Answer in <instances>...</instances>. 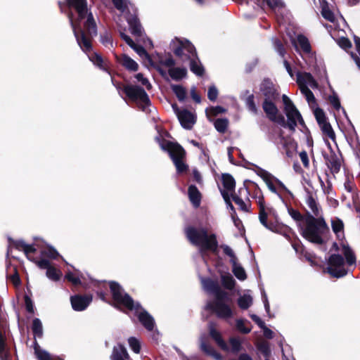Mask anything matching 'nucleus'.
<instances>
[{
    "label": "nucleus",
    "instance_id": "44",
    "mask_svg": "<svg viewBox=\"0 0 360 360\" xmlns=\"http://www.w3.org/2000/svg\"><path fill=\"white\" fill-rule=\"evenodd\" d=\"M314 114L319 125L328 122L324 112L321 108H315L314 110Z\"/></svg>",
    "mask_w": 360,
    "mask_h": 360
},
{
    "label": "nucleus",
    "instance_id": "17",
    "mask_svg": "<svg viewBox=\"0 0 360 360\" xmlns=\"http://www.w3.org/2000/svg\"><path fill=\"white\" fill-rule=\"evenodd\" d=\"M222 181L224 188V191L221 192L222 195L230 208L233 210V206L231 204L229 198V195H232V192L234 191L236 186L235 180L230 174H224L222 176Z\"/></svg>",
    "mask_w": 360,
    "mask_h": 360
},
{
    "label": "nucleus",
    "instance_id": "36",
    "mask_svg": "<svg viewBox=\"0 0 360 360\" xmlns=\"http://www.w3.org/2000/svg\"><path fill=\"white\" fill-rule=\"evenodd\" d=\"M297 45L300 47V49L308 53L310 51V44L309 42L304 36L303 35H298L297 37Z\"/></svg>",
    "mask_w": 360,
    "mask_h": 360
},
{
    "label": "nucleus",
    "instance_id": "27",
    "mask_svg": "<svg viewBox=\"0 0 360 360\" xmlns=\"http://www.w3.org/2000/svg\"><path fill=\"white\" fill-rule=\"evenodd\" d=\"M331 226L333 232L336 234L338 238H344V224L341 219L338 218L332 219Z\"/></svg>",
    "mask_w": 360,
    "mask_h": 360
},
{
    "label": "nucleus",
    "instance_id": "42",
    "mask_svg": "<svg viewBox=\"0 0 360 360\" xmlns=\"http://www.w3.org/2000/svg\"><path fill=\"white\" fill-rule=\"evenodd\" d=\"M228 124L227 119H217L214 122V127L219 132L224 133L226 130Z\"/></svg>",
    "mask_w": 360,
    "mask_h": 360
},
{
    "label": "nucleus",
    "instance_id": "55",
    "mask_svg": "<svg viewBox=\"0 0 360 360\" xmlns=\"http://www.w3.org/2000/svg\"><path fill=\"white\" fill-rule=\"evenodd\" d=\"M41 254L43 257H47L51 259H55L58 255L57 251L51 248L42 250Z\"/></svg>",
    "mask_w": 360,
    "mask_h": 360
},
{
    "label": "nucleus",
    "instance_id": "9",
    "mask_svg": "<svg viewBox=\"0 0 360 360\" xmlns=\"http://www.w3.org/2000/svg\"><path fill=\"white\" fill-rule=\"evenodd\" d=\"M282 98L284 104V111L288 117L287 126L290 130L295 131L297 124H303L304 120L291 100L285 94L283 95Z\"/></svg>",
    "mask_w": 360,
    "mask_h": 360
},
{
    "label": "nucleus",
    "instance_id": "7",
    "mask_svg": "<svg viewBox=\"0 0 360 360\" xmlns=\"http://www.w3.org/2000/svg\"><path fill=\"white\" fill-rule=\"evenodd\" d=\"M185 233L188 240L201 251L210 250L215 252L218 248V242L215 234H208L203 228L188 226L185 229Z\"/></svg>",
    "mask_w": 360,
    "mask_h": 360
},
{
    "label": "nucleus",
    "instance_id": "19",
    "mask_svg": "<svg viewBox=\"0 0 360 360\" xmlns=\"http://www.w3.org/2000/svg\"><path fill=\"white\" fill-rule=\"evenodd\" d=\"M305 203L307 207V212L309 214L308 215H312L314 217H322L321 216V207L319 206V203L316 202L314 196L309 193H307L305 197Z\"/></svg>",
    "mask_w": 360,
    "mask_h": 360
},
{
    "label": "nucleus",
    "instance_id": "28",
    "mask_svg": "<svg viewBox=\"0 0 360 360\" xmlns=\"http://www.w3.org/2000/svg\"><path fill=\"white\" fill-rule=\"evenodd\" d=\"M200 348L204 352L213 356L216 360H221V356L215 352L210 345L207 344L202 336L200 338Z\"/></svg>",
    "mask_w": 360,
    "mask_h": 360
},
{
    "label": "nucleus",
    "instance_id": "58",
    "mask_svg": "<svg viewBox=\"0 0 360 360\" xmlns=\"http://www.w3.org/2000/svg\"><path fill=\"white\" fill-rule=\"evenodd\" d=\"M224 252L230 257L231 258V262L233 264L234 262H236V257L235 256V254L233 251V250L228 245H224L221 246Z\"/></svg>",
    "mask_w": 360,
    "mask_h": 360
},
{
    "label": "nucleus",
    "instance_id": "1",
    "mask_svg": "<svg viewBox=\"0 0 360 360\" xmlns=\"http://www.w3.org/2000/svg\"><path fill=\"white\" fill-rule=\"evenodd\" d=\"M70 7L74 8L77 13V18L69 15L75 36L81 49L89 51L91 49L90 37L97 33L96 25L91 13H88L86 0H67Z\"/></svg>",
    "mask_w": 360,
    "mask_h": 360
},
{
    "label": "nucleus",
    "instance_id": "37",
    "mask_svg": "<svg viewBox=\"0 0 360 360\" xmlns=\"http://www.w3.org/2000/svg\"><path fill=\"white\" fill-rule=\"evenodd\" d=\"M89 60L101 69L106 70L104 62L100 55L96 53H93L89 55Z\"/></svg>",
    "mask_w": 360,
    "mask_h": 360
},
{
    "label": "nucleus",
    "instance_id": "56",
    "mask_svg": "<svg viewBox=\"0 0 360 360\" xmlns=\"http://www.w3.org/2000/svg\"><path fill=\"white\" fill-rule=\"evenodd\" d=\"M233 200L235 202V203L238 205L242 210L248 211V205L240 197L234 195H233Z\"/></svg>",
    "mask_w": 360,
    "mask_h": 360
},
{
    "label": "nucleus",
    "instance_id": "15",
    "mask_svg": "<svg viewBox=\"0 0 360 360\" xmlns=\"http://www.w3.org/2000/svg\"><path fill=\"white\" fill-rule=\"evenodd\" d=\"M271 101L265 100L263 103V110L267 117L273 122L285 125L283 116L278 114L277 107Z\"/></svg>",
    "mask_w": 360,
    "mask_h": 360
},
{
    "label": "nucleus",
    "instance_id": "34",
    "mask_svg": "<svg viewBox=\"0 0 360 360\" xmlns=\"http://www.w3.org/2000/svg\"><path fill=\"white\" fill-rule=\"evenodd\" d=\"M232 265L233 272L236 278L240 281H244L246 278V274L244 269L239 265L237 262H234Z\"/></svg>",
    "mask_w": 360,
    "mask_h": 360
},
{
    "label": "nucleus",
    "instance_id": "39",
    "mask_svg": "<svg viewBox=\"0 0 360 360\" xmlns=\"http://www.w3.org/2000/svg\"><path fill=\"white\" fill-rule=\"evenodd\" d=\"M32 328L35 337L41 338L42 336V323L39 319H34L33 320Z\"/></svg>",
    "mask_w": 360,
    "mask_h": 360
},
{
    "label": "nucleus",
    "instance_id": "4",
    "mask_svg": "<svg viewBox=\"0 0 360 360\" xmlns=\"http://www.w3.org/2000/svg\"><path fill=\"white\" fill-rule=\"evenodd\" d=\"M170 47L183 62L189 61L190 69L194 74L202 75L204 68L197 56L194 46L188 40L175 39L172 41Z\"/></svg>",
    "mask_w": 360,
    "mask_h": 360
},
{
    "label": "nucleus",
    "instance_id": "6",
    "mask_svg": "<svg viewBox=\"0 0 360 360\" xmlns=\"http://www.w3.org/2000/svg\"><path fill=\"white\" fill-rule=\"evenodd\" d=\"M342 252L346 258V263L340 255H332L328 262V272L333 277L340 278L347 274L346 264L351 266L355 264L356 257L351 248L345 244L342 245Z\"/></svg>",
    "mask_w": 360,
    "mask_h": 360
},
{
    "label": "nucleus",
    "instance_id": "33",
    "mask_svg": "<svg viewBox=\"0 0 360 360\" xmlns=\"http://www.w3.org/2000/svg\"><path fill=\"white\" fill-rule=\"evenodd\" d=\"M252 303V298L250 295H243L240 296L238 300V304L240 308L243 309H247L249 308Z\"/></svg>",
    "mask_w": 360,
    "mask_h": 360
},
{
    "label": "nucleus",
    "instance_id": "54",
    "mask_svg": "<svg viewBox=\"0 0 360 360\" xmlns=\"http://www.w3.org/2000/svg\"><path fill=\"white\" fill-rule=\"evenodd\" d=\"M259 351L264 354L265 357H268L270 354V349L268 342H260L258 346Z\"/></svg>",
    "mask_w": 360,
    "mask_h": 360
},
{
    "label": "nucleus",
    "instance_id": "10",
    "mask_svg": "<svg viewBox=\"0 0 360 360\" xmlns=\"http://www.w3.org/2000/svg\"><path fill=\"white\" fill-rule=\"evenodd\" d=\"M163 150H168L170 157L172 158L177 172L181 173L186 170L187 165L184 162L183 159L185 156V150L179 144L167 142L166 146L161 145Z\"/></svg>",
    "mask_w": 360,
    "mask_h": 360
},
{
    "label": "nucleus",
    "instance_id": "41",
    "mask_svg": "<svg viewBox=\"0 0 360 360\" xmlns=\"http://www.w3.org/2000/svg\"><path fill=\"white\" fill-rule=\"evenodd\" d=\"M267 5L275 12H280L283 9L284 5L281 0H265Z\"/></svg>",
    "mask_w": 360,
    "mask_h": 360
},
{
    "label": "nucleus",
    "instance_id": "14",
    "mask_svg": "<svg viewBox=\"0 0 360 360\" xmlns=\"http://www.w3.org/2000/svg\"><path fill=\"white\" fill-rule=\"evenodd\" d=\"M259 219L260 223L267 229L272 232L281 233L282 227L276 222L268 221V215L271 210L269 208H266L262 202V200L259 201Z\"/></svg>",
    "mask_w": 360,
    "mask_h": 360
},
{
    "label": "nucleus",
    "instance_id": "60",
    "mask_svg": "<svg viewBox=\"0 0 360 360\" xmlns=\"http://www.w3.org/2000/svg\"><path fill=\"white\" fill-rule=\"evenodd\" d=\"M218 96V91L214 86H212L209 88L207 92V97L210 101H215Z\"/></svg>",
    "mask_w": 360,
    "mask_h": 360
},
{
    "label": "nucleus",
    "instance_id": "47",
    "mask_svg": "<svg viewBox=\"0 0 360 360\" xmlns=\"http://www.w3.org/2000/svg\"><path fill=\"white\" fill-rule=\"evenodd\" d=\"M128 343L130 348L132 349L134 352L136 354H139L140 352L141 345L139 341L136 338H129L128 340Z\"/></svg>",
    "mask_w": 360,
    "mask_h": 360
},
{
    "label": "nucleus",
    "instance_id": "29",
    "mask_svg": "<svg viewBox=\"0 0 360 360\" xmlns=\"http://www.w3.org/2000/svg\"><path fill=\"white\" fill-rule=\"evenodd\" d=\"M129 25L131 34L136 36H141L142 27L136 17L127 18Z\"/></svg>",
    "mask_w": 360,
    "mask_h": 360
},
{
    "label": "nucleus",
    "instance_id": "8",
    "mask_svg": "<svg viewBox=\"0 0 360 360\" xmlns=\"http://www.w3.org/2000/svg\"><path fill=\"white\" fill-rule=\"evenodd\" d=\"M297 83L299 85L302 94L305 96L309 105L314 106L316 104L315 97L310 88L317 87V83L309 73L298 72L297 75Z\"/></svg>",
    "mask_w": 360,
    "mask_h": 360
},
{
    "label": "nucleus",
    "instance_id": "22",
    "mask_svg": "<svg viewBox=\"0 0 360 360\" xmlns=\"http://www.w3.org/2000/svg\"><path fill=\"white\" fill-rule=\"evenodd\" d=\"M325 160L328 167L332 173L339 172L341 167V160L335 153L330 152L325 156Z\"/></svg>",
    "mask_w": 360,
    "mask_h": 360
},
{
    "label": "nucleus",
    "instance_id": "50",
    "mask_svg": "<svg viewBox=\"0 0 360 360\" xmlns=\"http://www.w3.org/2000/svg\"><path fill=\"white\" fill-rule=\"evenodd\" d=\"M101 41L105 47L108 49L112 47V37L107 32L101 36Z\"/></svg>",
    "mask_w": 360,
    "mask_h": 360
},
{
    "label": "nucleus",
    "instance_id": "35",
    "mask_svg": "<svg viewBox=\"0 0 360 360\" xmlns=\"http://www.w3.org/2000/svg\"><path fill=\"white\" fill-rule=\"evenodd\" d=\"M61 276V271L52 266L49 267V269L46 270V276L52 281H58Z\"/></svg>",
    "mask_w": 360,
    "mask_h": 360
},
{
    "label": "nucleus",
    "instance_id": "21",
    "mask_svg": "<svg viewBox=\"0 0 360 360\" xmlns=\"http://www.w3.org/2000/svg\"><path fill=\"white\" fill-rule=\"evenodd\" d=\"M258 174L262 178V179L264 181L268 188L273 193H276V184H278L279 186H281L282 187L283 186V184L279 180L275 179L268 172H266L262 169H259Z\"/></svg>",
    "mask_w": 360,
    "mask_h": 360
},
{
    "label": "nucleus",
    "instance_id": "32",
    "mask_svg": "<svg viewBox=\"0 0 360 360\" xmlns=\"http://www.w3.org/2000/svg\"><path fill=\"white\" fill-rule=\"evenodd\" d=\"M323 134L324 136L331 139L332 141H335V132L328 122L321 124L319 125Z\"/></svg>",
    "mask_w": 360,
    "mask_h": 360
},
{
    "label": "nucleus",
    "instance_id": "61",
    "mask_svg": "<svg viewBox=\"0 0 360 360\" xmlns=\"http://www.w3.org/2000/svg\"><path fill=\"white\" fill-rule=\"evenodd\" d=\"M300 158L305 168H308L309 166V160L308 155L306 151H302L299 154Z\"/></svg>",
    "mask_w": 360,
    "mask_h": 360
},
{
    "label": "nucleus",
    "instance_id": "38",
    "mask_svg": "<svg viewBox=\"0 0 360 360\" xmlns=\"http://www.w3.org/2000/svg\"><path fill=\"white\" fill-rule=\"evenodd\" d=\"M34 352L39 360H53L50 354L45 350L41 349L37 344L35 345Z\"/></svg>",
    "mask_w": 360,
    "mask_h": 360
},
{
    "label": "nucleus",
    "instance_id": "51",
    "mask_svg": "<svg viewBox=\"0 0 360 360\" xmlns=\"http://www.w3.org/2000/svg\"><path fill=\"white\" fill-rule=\"evenodd\" d=\"M224 112H225V110L220 106L211 107L206 110V114L208 117H210V116H215Z\"/></svg>",
    "mask_w": 360,
    "mask_h": 360
},
{
    "label": "nucleus",
    "instance_id": "20",
    "mask_svg": "<svg viewBox=\"0 0 360 360\" xmlns=\"http://www.w3.org/2000/svg\"><path fill=\"white\" fill-rule=\"evenodd\" d=\"M260 90L266 97L265 100H275L278 98V94L273 83L269 79L262 82Z\"/></svg>",
    "mask_w": 360,
    "mask_h": 360
},
{
    "label": "nucleus",
    "instance_id": "46",
    "mask_svg": "<svg viewBox=\"0 0 360 360\" xmlns=\"http://www.w3.org/2000/svg\"><path fill=\"white\" fill-rule=\"evenodd\" d=\"M221 281L225 288L232 289L235 285V281L231 275H226L221 277Z\"/></svg>",
    "mask_w": 360,
    "mask_h": 360
},
{
    "label": "nucleus",
    "instance_id": "31",
    "mask_svg": "<svg viewBox=\"0 0 360 360\" xmlns=\"http://www.w3.org/2000/svg\"><path fill=\"white\" fill-rule=\"evenodd\" d=\"M171 89L180 101H183L186 99L187 92L186 89L181 85L172 84Z\"/></svg>",
    "mask_w": 360,
    "mask_h": 360
},
{
    "label": "nucleus",
    "instance_id": "40",
    "mask_svg": "<svg viewBox=\"0 0 360 360\" xmlns=\"http://www.w3.org/2000/svg\"><path fill=\"white\" fill-rule=\"evenodd\" d=\"M288 213L290 216L297 221L298 226L300 228V224H304L305 217H304L299 211L292 208L288 210Z\"/></svg>",
    "mask_w": 360,
    "mask_h": 360
},
{
    "label": "nucleus",
    "instance_id": "30",
    "mask_svg": "<svg viewBox=\"0 0 360 360\" xmlns=\"http://www.w3.org/2000/svg\"><path fill=\"white\" fill-rule=\"evenodd\" d=\"M115 8L123 13L130 11V9L134 10L132 5L127 0H112Z\"/></svg>",
    "mask_w": 360,
    "mask_h": 360
},
{
    "label": "nucleus",
    "instance_id": "64",
    "mask_svg": "<svg viewBox=\"0 0 360 360\" xmlns=\"http://www.w3.org/2000/svg\"><path fill=\"white\" fill-rule=\"evenodd\" d=\"M274 48L276 50V51L281 56H283L284 55V49H283V46L282 44L281 43V41H278V39H275L274 41Z\"/></svg>",
    "mask_w": 360,
    "mask_h": 360
},
{
    "label": "nucleus",
    "instance_id": "43",
    "mask_svg": "<svg viewBox=\"0 0 360 360\" xmlns=\"http://www.w3.org/2000/svg\"><path fill=\"white\" fill-rule=\"evenodd\" d=\"M65 277L68 281L71 282L74 285H77L80 283L79 274L78 271H75V272L68 271Z\"/></svg>",
    "mask_w": 360,
    "mask_h": 360
},
{
    "label": "nucleus",
    "instance_id": "49",
    "mask_svg": "<svg viewBox=\"0 0 360 360\" xmlns=\"http://www.w3.org/2000/svg\"><path fill=\"white\" fill-rule=\"evenodd\" d=\"M159 62L161 65L168 68L169 69L173 68L175 65L174 60L170 56L165 58H160Z\"/></svg>",
    "mask_w": 360,
    "mask_h": 360
},
{
    "label": "nucleus",
    "instance_id": "13",
    "mask_svg": "<svg viewBox=\"0 0 360 360\" xmlns=\"http://www.w3.org/2000/svg\"><path fill=\"white\" fill-rule=\"evenodd\" d=\"M15 248L19 250H22L25 252V254L27 255V258L32 261H33L39 268L42 269H48L49 267H50L51 265L50 264V262L49 260L46 259H41L39 260L32 259L30 257V254L32 252H34L37 249L33 245H29L25 243L22 240H18L15 243Z\"/></svg>",
    "mask_w": 360,
    "mask_h": 360
},
{
    "label": "nucleus",
    "instance_id": "23",
    "mask_svg": "<svg viewBox=\"0 0 360 360\" xmlns=\"http://www.w3.org/2000/svg\"><path fill=\"white\" fill-rule=\"evenodd\" d=\"M128 359L129 354L123 345H117L114 347L112 354V360H127Z\"/></svg>",
    "mask_w": 360,
    "mask_h": 360
},
{
    "label": "nucleus",
    "instance_id": "57",
    "mask_svg": "<svg viewBox=\"0 0 360 360\" xmlns=\"http://www.w3.org/2000/svg\"><path fill=\"white\" fill-rule=\"evenodd\" d=\"M236 327L243 333H248L251 330L249 326H245V321L240 319L236 321Z\"/></svg>",
    "mask_w": 360,
    "mask_h": 360
},
{
    "label": "nucleus",
    "instance_id": "52",
    "mask_svg": "<svg viewBox=\"0 0 360 360\" xmlns=\"http://www.w3.org/2000/svg\"><path fill=\"white\" fill-rule=\"evenodd\" d=\"M135 78L139 82H140L143 86H144L146 88V89L150 90L152 88V85L149 82L148 79L144 77L141 73L136 74Z\"/></svg>",
    "mask_w": 360,
    "mask_h": 360
},
{
    "label": "nucleus",
    "instance_id": "18",
    "mask_svg": "<svg viewBox=\"0 0 360 360\" xmlns=\"http://www.w3.org/2000/svg\"><path fill=\"white\" fill-rule=\"evenodd\" d=\"M91 301L92 297L91 295H75L70 298L73 309L78 311L84 310Z\"/></svg>",
    "mask_w": 360,
    "mask_h": 360
},
{
    "label": "nucleus",
    "instance_id": "59",
    "mask_svg": "<svg viewBox=\"0 0 360 360\" xmlns=\"http://www.w3.org/2000/svg\"><path fill=\"white\" fill-rule=\"evenodd\" d=\"M338 44L342 49H345V51H347L352 47L351 41L348 39L344 37L338 40Z\"/></svg>",
    "mask_w": 360,
    "mask_h": 360
},
{
    "label": "nucleus",
    "instance_id": "25",
    "mask_svg": "<svg viewBox=\"0 0 360 360\" xmlns=\"http://www.w3.org/2000/svg\"><path fill=\"white\" fill-rule=\"evenodd\" d=\"M188 197L194 207H197L200 204L201 194L195 186H190L188 188Z\"/></svg>",
    "mask_w": 360,
    "mask_h": 360
},
{
    "label": "nucleus",
    "instance_id": "63",
    "mask_svg": "<svg viewBox=\"0 0 360 360\" xmlns=\"http://www.w3.org/2000/svg\"><path fill=\"white\" fill-rule=\"evenodd\" d=\"M329 101L331 105L334 107V108H335L336 110H339L340 108V103L338 98L336 96H330L329 97Z\"/></svg>",
    "mask_w": 360,
    "mask_h": 360
},
{
    "label": "nucleus",
    "instance_id": "62",
    "mask_svg": "<svg viewBox=\"0 0 360 360\" xmlns=\"http://www.w3.org/2000/svg\"><path fill=\"white\" fill-rule=\"evenodd\" d=\"M25 304L26 307V309L27 311L30 313L34 312V306L32 300L27 296H25Z\"/></svg>",
    "mask_w": 360,
    "mask_h": 360
},
{
    "label": "nucleus",
    "instance_id": "12",
    "mask_svg": "<svg viewBox=\"0 0 360 360\" xmlns=\"http://www.w3.org/2000/svg\"><path fill=\"white\" fill-rule=\"evenodd\" d=\"M209 331L210 336L214 340L218 346L224 351L231 350L232 352H238L241 347V342L239 339L232 338L229 340L231 348L229 349L228 345L224 341L221 336V333L216 330L214 323L209 324Z\"/></svg>",
    "mask_w": 360,
    "mask_h": 360
},
{
    "label": "nucleus",
    "instance_id": "5",
    "mask_svg": "<svg viewBox=\"0 0 360 360\" xmlns=\"http://www.w3.org/2000/svg\"><path fill=\"white\" fill-rule=\"evenodd\" d=\"M302 236L307 240L316 243H323L322 234L328 229L323 217H314L312 215L305 217L304 224H300Z\"/></svg>",
    "mask_w": 360,
    "mask_h": 360
},
{
    "label": "nucleus",
    "instance_id": "2",
    "mask_svg": "<svg viewBox=\"0 0 360 360\" xmlns=\"http://www.w3.org/2000/svg\"><path fill=\"white\" fill-rule=\"evenodd\" d=\"M110 290L114 301L117 304L122 305L131 311H134L138 316L140 322L148 330H152L154 327L153 318L139 303H134L132 298L124 293L120 285L115 282H110Z\"/></svg>",
    "mask_w": 360,
    "mask_h": 360
},
{
    "label": "nucleus",
    "instance_id": "16",
    "mask_svg": "<svg viewBox=\"0 0 360 360\" xmlns=\"http://www.w3.org/2000/svg\"><path fill=\"white\" fill-rule=\"evenodd\" d=\"M173 108L175 110L181 126L187 129H191L195 122V117L194 114L187 110H180L174 105H173Z\"/></svg>",
    "mask_w": 360,
    "mask_h": 360
},
{
    "label": "nucleus",
    "instance_id": "3",
    "mask_svg": "<svg viewBox=\"0 0 360 360\" xmlns=\"http://www.w3.org/2000/svg\"><path fill=\"white\" fill-rule=\"evenodd\" d=\"M202 287L208 293L214 295L216 300L214 302H208L206 304V309L214 312L217 316L221 319H229L233 316V311L231 307L224 302V299L227 295L222 291L217 282L210 279H201Z\"/></svg>",
    "mask_w": 360,
    "mask_h": 360
},
{
    "label": "nucleus",
    "instance_id": "11",
    "mask_svg": "<svg viewBox=\"0 0 360 360\" xmlns=\"http://www.w3.org/2000/svg\"><path fill=\"white\" fill-rule=\"evenodd\" d=\"M127 96L135 101L143 111H147L150 102L145 90L136 85H128L124 87Z\"/></svg>",
    "mask_w": 360,
    "mask_h": 360
},
{
    "label": "nucleus",
    "instance_id": "45",
    "mask_svg": "<svg viewBox=\"0 0 360 360\" xmlns=\"http://www.w3.org/2000/svg\"><path fill=\"white\" fill-rule=\"evenodd\" d=\"M321 6H322L321 13H322L323 17L326 20H327L331 22H333L335 19V15L333 14V13L330 9H328V6L326 5H325L324 4H322Z\"/></svg>",
    "mask_w": 360,
    "mask_h": 360
},
{
    "label": "nucleus",
    "instance_id": "48",
    "mask_svg": "<svg viewBox=\"0 0 360 360\" xmlns=\"http://www.w3.org/2000/svg\"><path fill=\"white\" fill-rule=\"evenodd\" d=\"M248 110L254 114L257 112V108L254 101V96L252 94L248 96L245 101Z\"/></svg>",
    "mask_w": 360,
    "mask_h": 360
},
{
    "label": "nucleus",
    "instance_id": "26",
    "mask_svg": "<svg viewBox=\"0 0 360 360\" xmlns=\"http://www.w3.org/2000/svg\"><path fill=\"white\" fill-rule=\"evenodd\" d=\"M168 74L175 81H179L186 77L187 70L185 68H171L168 70Z\"/></svg>",
    "mask_w": 360,
    "mask_h": 360
},
{
    "label": "nucleus",
    "instance_id": "53",
    "mask_svg": "<svg viewBox=\"0 0 360 360\" xmlns=\"http://www.w3.org/2000/svg\"><path fill=\"white\" fill-rule=\"evenodd\" d=\"M131 49H133L141 58L149 59V55L148 54V53L146 52L143 47L138 46L136 44H134V46H133Z\"/></svg>",
    "mask_w": 360,
    "mask_h": 360
},
{
    "label": "nucleus",
    "instance_id": "24",
    "mask_svg": "<svg viewBox=\"0 0 360 360\" xmlns=\"http://www.w3.org/2000/svg\"><path fill=\"white\" fill-rule=\"evenodd\" d=\"M118 61L127 70L131 71H136L139 68V65L133 59L127 55H122L118 58Z\"/></svg>",
    "mask_w": 360,
    "mask_h": 360
}]
</instances>
